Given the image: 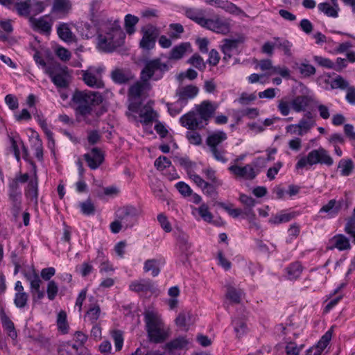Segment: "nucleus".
Returning a JSON list of instances; mask_svg holds the SVG:
<instances>
[{"label": "nucleus", "instance_id": "f257e3e1", "mask_svg": "<svg viewBox=\"0 0 355 355\" xmlns=\"http://www.w3.org/2000/svg\"><path fill=\"white\" fill-rule=\"evenodd\" d=\"M104 31L105 34H99L98 36L99 49L105 52H112L123 44L125 34L117 22L106 24Z\"/></svg>", "mask_w": 355, "mask_h": 355}, {"label": "nucleus", "instance_id": "f03ea898", "mask_svg": "<svg viewBox=\"0 0 355 355\" xmlns=\"http://www.w3.org/2000/svg\"><path fill=\"white\" fill-rule=\"evenodd\" d=\"M72 101L77 105V112L85 116L91 114L93 106L102 103L103 97L98 92L76 90L73 94Z\"/></svg>", "mask_w": 355, "mask_h": 355}, {"label": "nucleus", "instance_id": "7ed1b4c3", "mask_svg": "<svg viewBox=\"0 0 355 355\" xmlns=\"http://www.w3.org/2000/svg\"><path fill=\"white\" fill-rule=\"evenodd\" d=\"M168 69V64L162 62L160 58L146 60L141 71L140 79L148 83L150 80H159Z\"/></svg>", "mask_w": 355, "mask_h": 355}, {"label": "nucleus", "instance_id": "20e7f679", "mask_svg": "<svg viewBox=\"0 0 355 355\" xmlns=\"http://www.w3.org/2000/svg\"><path fill=\"white\" fill-rule=\"evenodd\" d=\"M334 163L332 157L323 148L313 150L309 153L307 156L301 157L296 164V168H302L307 166L320 164L331 166Z\"/></svg>", "mask_w": 355, "mask_h": 355}, {"label": "nucleus", "instance_id": "39448f33", "mask_svg": "<svg viewBox=\"0 0 355 355\" xmlns=\"http://www.w3.org/2000/svg\"><path fill=\"white\" fill-rule=\"evenodd\" d=\"M19 183H22V174L19 172L9 184V198L12 202V213L17 218L21 212V191Z\"/></svg>", "mask_w": 355, "mask_h": 355}, {"label": "nucleus", "instance_id": "423d86ee", "mask_svg": "<svg viewBox=\"0 0 355 355\" xmlns=\"http://www.w3.org/2000/svg\"><path fill=\"white\" fill-rule=\"evenodd\" d=\"M141 33L142 38L139 42V46L145 50L153 49L155 45L156 39L159 34V29L149 24L141 28Z\"/></svg>", "mask_w": 355, "mask_h": 355}, {"label": "nucleus", "instance_id": "0eeeda50", "mask_svg": "<svg viewBox=\"0 0 355 355\" xmlns=\"http://www.w3.org/2000/svg\"><path fill=\"white\" fill-rule=\"evenodd\" d=\"M103 69L100 67H89L87 70H82V80L83 82L90 87L93 88H103L104 87V83L101 78V73Z\"/></svg>", "mask_w": 355, "mask_h": 355}, {"label": "nucleus", "instance_id": "6e6552de", "mask_svg": "<svg viewBox=\"0 0 355 355\" xmlns=\"http://www.w3.org/2000/svg\"><path fill=\"white\" fill-rule=\"evenodd\" d=\"M32 166V173H24V183L28 181L26 195L28 198L33 202L35 205H37L38 189H37V177L36 174V166L31 163Z\"/></svg>", "mask_w": 355, "mask_h": 355}, {"label": "nucleus", "instance_id": "1a4fd4ad", "mask_svg": "<svg viewBox=\"0 0 355 355\" xmlns=\"http://www.w3.org/2000/svg\"><path fill=\"white\" fill-rule=\"evenodd\" d=\"M202 27L223 35L227 34L230 30L229 21L218 15H214L211 18L205 19Z\"/></svg>", "mask_w": 355, "mask_h": 355}, {"label": "nucleus", "instance_id": "9d476101", "mask_svg": "<svg viewBox=\"0 0 355 355\" xmlns=\"http://www.w3.org/2000/svg\"><path fill=\"white\" fill-rule=\"evenodd\" d=\"M139 211L132 206L124 207L118 210L117 218L123 224L125 229L132 227L137 223Z\"/></svg>", "mask_w": 355, "mask_h": 355}, {"label": "nucleus", "instance_id": "9b49d317", "mask_svg": "<svg viewBox=\"0 0 355 355\" xmlns=\"http://www.w3.org/2000/svg\"><path fill=\"white\" fill-rule=\"evenodd\" d=\"M52 82L58 87H67L69 83L67 67H55L49 73Z\"/></svg>", "mask_w": 355, "mask_h": 355}, {"label": "nucleus", "instance_id": "f8f14e48", "mask_svg": "<svg viewBox=\"0 0 355 355\" xmlns=\"http://www.w3.org/2000/svg\"><path fill=\"white\" fill-rule=\"evenodd\" d=\"M28 20L31 27L35 31H37L46 35H50L53 21L49 18V15H44L38 19L31 16Z\"/></svg>", "mask_w": 355, "mask_h": 355}, {"label": "nucleus", "instance_id": "ddd939ff", "mask_svg": "<svg viewBox=\"0 0 355 355\" xmlns=\"http://www.w3.org/2000/svg\"><path fill=\"white\" fill-rule=\"evenodd\" d=\"M198 87L193 85L179 87L176 91V96H178L176 103L181 107H183L187 103L189 100L195 98L198 95Z\"/></svg>", "mask_w": 355, "mask_h": 355}, {"label": "nucleus", "instance_id": "4468645a", "mask_svg": "<svg viewBox=\"0 0 355 355\" xmlns=\"http://www.w3.org/2000/svg\"><path fill=\"white\" fill-rule=\"evenodd\" d=\"M180 123L183 127L187 128L190 130H196L197 129H202L204 125H202V120L199 117L197 112L193 111L189 112L183 115L180 119Z\"/></svg>", "mask_w": 355, "mask_h": 355}, {"label": "nucleus", "instance_id": "2eb2a0df", "mask_svg": "<svg viewBox=\"0 0 355 355\" xmlns=\"http://www.w3.org/2000/svg\"><path fill=\"white\" fill-rule=\"evenodd\" d=\"M144 315L146 331L164 325L160 315L157 311L153 310H146Z\"/></svg>", "mask_w": 355, "mask_h": 355}, {"label": "nucleus", "instance_id": "dca6fc26", "mask_svg": "<svg viewBox=\"0 0 355 355\" xmlns=\"http://www.w3.org/2000/svg\"><path fill=\"white\" fill-rule=\"evenodd\" d=\"M84 157L89 167L92 170L98 168L104 159L103 153L97 148H94L91 152L85 154Z\"/></svg>", "mask_w": 355, "mask_h": 355}, {"label": "nucleus", "instance_id": "f3484780", "mask_svg": "<svg viewBox=\"0 0 355 355\" xmlns=\"http://www.w3.org/2000/svg\"><path fill=\"white\" fill-rule=\"evenodd\" d=\"M316 125L315 119L310 112H306L299 121L297 125L300 128L299 136H303L308 133Z\"/></svg>", "mask_w": 355, "mask_h": 355}, {"label": "nucleus", "instance_id": "a211bd4d", "mask_svg": "<svg viewBox=\"0 0 355 355\" xmlns=\"http://www.w3.org/2000/svg\"><path fill=\"white\" fill-rule=\"evenodd\" d=\"M216 108V105L209 101H205L196 107V110L202 121H207L213 116Z\"/></svg>", "mask_w": 355, "mask_h": 355}, {"label": "nucleus", "instance_id": "6ab92c4d", "mask_svg": "<svg viewBox=\"0 0 355 355\" xmlns=\"http://www.w3.org/2000/svg\"><path fill=\"white\" fill-rule=\"evenodd\" d=\"M45 8L43 1L38 0H26L24 1V15H36Z\"/></svg>", "mask_w": 355, "mask_h": 355}, {"label": "nucleus", "instance_id": "aec40b11", "mask_svg": "<svg viewBox=\"0 0 355 355\" xmlns=\"http://www.w3.org/2000/svg\"><path fill=\"white\" fill-rule=\"evenodd\" d=\"M228 169L234 175L241 178H245L248 180H252L256 177L254 168L250 164H247L243 167L233 165L230 166Z\"/></svg>", "mask_w": 355, "mask_h": 355}, {"label": "nucleus", "instance_id": "412c9836", "mask_svg": "<svg viewBox=\"0 0 355 355\" xmlns=\"http://www.w3.org/2000/svg\"><path fill=\"white\" fill-rule=\"evenodd\" d=\"M313 101V98L309 95L296 96L291 101V107L296 112L306 110V108Z\"/></svg>", "mask_w": 355, "mask_h": 355}, {"label": "nucleus", "instance_id": "4be33fe9", "mask_svg": "<svg viewBox=\"0 0 355 355\" xmlns=\"http://www.w3.org/2000/svg\"><path fill=\"white\" fill-rule=\"evenodd\" d=\"M129 288L131 291L139 293V292H154L155 291V286L154 282L150 279H142L139 281L132 282Z\"/></svg>", "mask_w": 355, "mask_h": 355}, {"label": "nucleus", "instance_id": "5701e85b", "mask_svg": "<svg viewBox=\"0 0 355 355\" xmlns=\"http://www.w3.org/2000/svg\"><path fill=\"white\" fill-rule=\"evenodd\" d=\"M192 51L191 44L189 42H183L175 46H174L168 56V60H178L183 58V56L187 53H191Z\"/></svg>", "mask_w": 355, "mask_h": 355}, {"label": "nucleus", "instance_id": "b1692460", "mask_svg": "<svg viewBox=\"0 0 355 355\" xmlns=\"http://www.w3.org/2000/svg\"><path fill=\"white\" fill-rule=\"evenodd\" d=\"M207 3L209 5H214L218 8H220L231 14L240 15L243 12V11L237 7L235 4L227 1L207 0Z\"/></svg>", "mask_w": 355, "mask_h": 355}, {"label": "nucleus", "instance_id": "393cba45", "mask_svg": "<svg viewBox=\"0 0 355 355\" xmlns=\"http://www.w3.org/2000/svg\"><path fill=\"white\" fill-rule=\"evenodd\" d=\"M330 246L329 249L333 250L337 248L343 251L349 250L351 248L349 239L343 234H337L334 236L329 241Z\"/></svg>", "mask_w": 355, "mask_h": 355}, {"label": "nucleus", "instance_id": "a878e982", "mask_svg": "<svg viewBox=\"0 0 355 355\" xmlns=\"http://www.w3.org/2000/svg\"><path fill=\"white\" fill-rule=\"evenodd\" d=\"M150 89V85L147 81H137L128 89V95L133 98H139L145 90Z\"/></svg>", "mask_w": 355, "mask_h": 355}, {"label": "nucleus", "instance_id": "bb28decb", "mask_svg": "<svg viewBox=\"0 0 355 355\" xmlns=\"http://www.w3.org/2000/svg\"><path fill=\"white\" fill-rule=\"evenodd\" d=\"M193 323V320L190 311H184L180 312L175 319L176 325L184 331H187Z\"/></svg>", "mask_w": 355, "mask_h": 355}, {"label": "nucleus", "instance_id": "cd10ccee", "mask_svg": "<svg viewBox=\"0 0 355 355\" xmlns=\"http://www.w3.org/2000/svg\"><path fill=\"white\" fill-rule=\"evenodd\" d=\"M147 334L150 340L155 343H162L168 337L164 325L157 327L156 329H152L147 331Z\"/></svg>", "mask_w": 355, "mask_h": 355}, {"label": "nucleus", "instance_id": "c85d7f7f", "mask_svg": "<svg viewBox=\"0 0 355 355\" xmlns=\"http://www.w3.org/2000/svg\"><path fill=\"white\" fill-rule=\"evenodd\" d=\"M227 138L225 132L216 131L208 136L206 143L209 148L220 147L219 145Z\"/></svg>", "mask_w": 355, "mask_h": 355}, {"label": "nucleus", "instance_id": "c756f323", "mask_svg": "<svg viewBox=\"0 0 355 355\" xmlns=\"http://www.w3.org/2000/svg\"><path fill=\"white\" fill-rule=\"evenodd\" d=\"M185 15L190 19L194 21L198 24L203 26L205 19V11L202 9L196 8H187L185 10Z\"/></svg>", "mask_w": 355, "mask_h": 355}, {"label": "nucleus", "instance_id": "7c9ffc66", "mask_svg": "<svg viewBox=\"0 0 355 355\" xmlns=\"http://www.w3.org/2000/svg\"><path fill=\"white\" fill-rule=\"evenodd\" d=\"M239 40L225 39L222 46V51L224 53V60L229 59L232 57L233 51H236Z\"/></svg>", "mask_w": 355, "mask_h": 355}, {"label": "nucleus", "instance_id": "2f4dec72", "mask_svg": "<svg viewBox=\"0 0 355 355\" xmlns=\"http://www.w3.org/2000/svg\"><path fill=\"white\" fill-rule=\"evenodd\" d=\"M343 200L336 201L335 199L330 200L328 203L321 207L320 212H325L331 216L336 215L342 207Z\"/></svg>", "mask_w": 355, "mask_h": 355}, {"label": "nucleus", "instance_id": "473e14b6", "mask_svg": "<svg viewBox=\"0 0 355 355\" xmlns=\"http://www.w3.org/2000/svg\"><path fill=\"white\" fill-rule=\"evenodd\" d=\"M71 5L69 0H53L51 12H58L66 15L71 10Z\"/></svg>", "mask_w": 355, "mask_h": 355}, {"label": "nucleus", "instance_id": "72a5a7b5", "mask_svg": "<svg viewBox=\"0 0 355 355\" xmlns=\"http://www.w3.org/2000/svg\"><path fill=\"white\" fill-rule=\"evenodd\" d=\"M227 288L225 296L233 303L239 304L241 302L243 292L241 290L236 289L231 284L225 285Z\"/></svg>", "mask_w": 355, "mask_h": 355}, {"label": "nucleus", "instance_id": "f704fd0d", "mask_svg": "<svg viewBox=\"0 0 355 355\" xmlns=\"http://www.w3.org/2000/svg\"><path fill=\"white\" fill-rule=\"evenodd\" d=\"M57 33L59 37L65 42H71L73 40V35L67 24H60L57 28Z\"/></svg>", "mask_w": 355, "mask_h": 355}, {"label": "nucleus", "instance_id": "c9c22d12", "mask_svg": "<svg viewBox=\"0 0 355 355\" xmlns=\"http://www.w3.org/2000/svg\"><path fill=\"white\" fill-rule=\"evenodd\" d=\"M30 141L32 143L36 157L39 160L42 159L43 157L42 144L39 135L36 132H32Z\"/></svg>", "mask_w": 355, "mask_h": 355}, {"label": "nucleus", "instance_id": "e433bc0d", "mask_svg": "<svg viewBox=\"0 0 355 355\" xmlns=\"http://www.w3.org/2000/svg\"><path fill=\"white\" fill-rule=\"evenodd\" d=\"M286 272L288 279H296L302 272V266L299 262H294L286 268Z\"/></svg>", "mask_w": 355, "mask_h": 355}, {"label": "nucleus", "instance_id": "4c0bfd02", "mask_svg": "<svg viewBox=\"0 0 355 355\" xmlns=\"http://www.w3.org/2000/svg\"><path fill=\"white\" fill-rule=\"evenodd\" d=\"M338 167L340 168V174L343 176H348L353 171L354 165L351 159H343L340 160Z\"/></svg>", "mask_w": 355, "mask_h": 355}, {"label": "nucleus", "instance_id": "58836bf2", "mask_svg": "<svg viewBox=\"0 0 355 355\" xmlns=\"http://www.w3.org/2000/svg\"><path fill=\"white\" fill-rule=\"evenodd\" d=\"M189 341L184 337H178L166 344V348L172 352L173 350L182 349L187 347Z\"/></svg>", "mask_w": 355, "mask_h": 355}, {"label": "nucleus", "instance_id": "ea45409f", "mask_svg": "<svg viewBox=\"0 0 355 355\" xmlns=\"http://www.w3.org/2000/svg\"><path fill=\"white\" fill-rule=\"evenodd\" d=\"M33 114L34 115L35 118L37 119V120L39 121L40 124L42 127V128L44 130L45 134L48 138V140L51 141L52 145H55V141L53 140V133L51 132L48 128H46V123L44 120L42 119V116L41 113H40L36 108H33L31 111Z\"/></svg>", "mask_w": 355, "mask_h": 355}, {"label": "nucleus", "instance_id": "a19ab883", "mask_svg": "<svg viewBox=\"0 0 355 355\" xmlns=\"http://www.w3.org/2000/svg\"><path fill=\"white\" fill-rule=\"evenodd\" d=\"M1 321L3 324V327L9 332V336L12 338H15L17 337V332L15 329L13 322L10 320V318L4 313H2L0 315Z\"/></svg>", "mask_w": 355, "mask_h": 355}, {"label": "nucleus", "instance_id": "79ce46f5", "mask_svg": "<svg viewBox=\"0 0 355 355\" xmlns=\"http://www.w3.org/2000/svg\"><path fill=\"white\" fill-rule=\"evenodd\" d=\"M304 345H297L293 341H286L285 346L286 355H300Z\"/></svg>", "mask_w": 355, "mask_h": 355}, {"label": "nucleus", "instance_id": "37998d69", "mask_svg": "<svg viewBox=\"0 0 355 355\" xmlns=\"http://www.w3.org/2000/svg\"><path fill=\"white\" fill-rule=\"evenodd\" d=\"M139 18L130 14L125 17V27L128 34L132 35L135 31V25L138 23Z\"/></svg>", "mask_w": 355, "mask_h": 355}, {"label": "nucleus", "instance_id": "c03bdc74", "mask_svg": "<svg viewBox=\"0 0 355 355\" xmlns=\"http://www.w3.org/2000/svg\"><path fill=\"white\" fill-rule=\"evenodd\" d=\"M318 10L324 13L328 17H338V10L334 6H331L329 3L324 2L318 5Z\"/></svg>", "mask_w": 355, "mask_h": 355}, {"label": "nucleus", "instance_id": "a18cd8bd", "mask_svg": "<svg viewBox=\"0 0 355 355\" xmlns=\"http://www.w3.org/2000/svg\"><path fill=\"white\" fill-rule=\"evenodd\" d=\"M275 47L282 49L284 54L287 56H291L292 53L291 48L292 44L286 40H283L279 37H274Z\"/></svg>", "mask_w": 355, "mask_h": 355}, {"label": "nucleus", "instance_id": "49530a36", "mask_svg": "<svg viewBox=\"0 0 355 355\" xmlns=\"http://www.w3.org/2000/svg\"><path fill=\"white\" fill-rule=\"evenodd\" d=\"M156 116V113L151 107H144L139 113V116L141 119V121L146 124L152 122Z\"/></svg>", "mask_w": 355, "mask_h": 355}, {"label": "nucleus", "instance_id": "de8ad7c7", "mask_svg": "<svg viewBox=\"0 0 355 355\" xmlns=\"http://www.w3.org/2000/svg\"><path fill=\"white\" fill-rule=\"evenodd\" d=\"M144 270L146 272L151 271L153 277L157 276L160 271L156 259L146 260L144 263Z\"/></svg>", "mask_w": 355, "mask_h": 355}, {"label": "nucleus", "instance_id": "09e8293b", "mask_svg": "<svg viewBox=\"0 0 355 355\" xmlns=\"http://www.w3.org/2000/svg\"><path fill=\"white\" fill-rule=\"evenodd\" d=\"M111 77L115 83L119 84L125 83L129 80L128 76L119 69L114 70L111 73Z\"/></svg>", "mask_w": 355, "mask_h": 355}, {"label": "nucleus", "instance_id": "8fccbe9b", "mask_svg": "<svg viewBox=\"0 0 355 355\" xmlns=\"http://www.w3.org/2000/svg\"><path fill=\"white\" fill-rule=\"evenodd\" d=\"M209 150L216 160L222 163H226L227 162V158L225 156L227 152L223 148H209Z\"/></svg>", "mask_w": 355, "mask_h": 355}, {"label": "nucleus", "instance_id": "3c124183", "mask_svg": "<svg viewBox=\"0 0 355 355\" xmlns=\"http://www.w3.org/2000/svg\"><path fill=\"white\" fill-rule=\"evenodd\" d=\"M330 85L332 89L338 88L340 89H347V87H349V83L340 76H337L334 79H333Z\"/></svg>", "mask_w": 355, "mask_h": 355}, {"label": "nucleus", "instance_id": "603ef678", "mask_svg": "<svg viewBox=\"0 0 355 355\" xmlns=\"http://www.w3.org/2000/svg\"><path fill=\"white\" fill-rule=\"evenodd\" d=\"M232 323L234 326V331L236 333L238 338L242 336L247 331V327L245 322L239 318L233 320Z\"/></svg>", "mask_w": 355, "mask_h": 355}, {"label": "nucleus", "instance_id": "864d4df0", "mask_svg": "<svg viewBox=\"0 0 355 355\" xmlns=\"http://www.w3.org/2000/svg\"><path fill=\"white\" fill-rule=\"evenodd\" d=\"M57 325L59 330L66 333L68 329V324L67 321V314L64 311H60L58 314Z\"/></svg>", "mask_w": 355, "mask_h": 355}, {"label": "nucleus", "instance_id": "5fc2aeb1", "mask_svg": "<svg viewBox=\"0 0 355 355\" xmlns=\"http://www.w3.org/2000/svg\"><path fill=\"white\" fill-rule=\"evenodd\" d=\"M81 212L85 215H93L95 212V206L90 199L80 203Z\"/></svg>", "mask_w": 355, "mask_h": 355}, {"label": "nucleus", "instance_id": "6e6d98bb", "mask_svg": "<svg viewBox=\"0 0 355 355\" xmlns=\"http://www.w3.org/2000/svg\"><path fill=\"white\" fill-rule=\"evenodd\" d=\"M188 62L200 71L204 70L206 67L203 59L198 54H194L188 60Z\"/></svg>", "mask_w": 355, "mask_h": 355}, {"label": "nucleus", "instance_id": "4d7b16f0", "mask_svg": "<svg viewBox=\"0 0 355 355\" xmlns=\"http://www.w3.org/2000/svg\"><path fill=\"white\" fill-rule=\"evenodd\" d=\"M111 334L114 342L116 351H120L123 344L122 332L119 330H114L112 331Z\"/></svg>", "mask_w": 355, "mask_h": 355}, {"label": "nucleus", "instance_id": "13d9d810", "mask_svg": "<svg viewBox=\"0 0 355 355\" xmlns=\"http://www.w3.org/2000/svg\"><path fill=\"white\" fill-rule=\"evenodd\" d=\"M100 313L101 309L99 306L94 304L89 309L86 315L92 323H94L98 319Z\"/></svg>", "mask_w": 355, "mask_h": 355}, {"label": "nucleus", "instance_id": "bf43d9fd", "mask_svg": "<svg viewBox=\"0 0 355 355\" xmlns=\"http://www.w3.org/2000/svg\"><path fill=\"white\" fill-rule=\"evenodd\" d=\"M332 336L331 331L329 330L327 331L324 335L322 336L320 340L318 341V344L315 346L318 349H319L320 351L323 352L324 349L327 347V345L329 344V341L331 340Z\"/></svg>", "mask_w": 355, "mask_h": 355}, {"label": "nucleus", "instance_id": "052dcab7", "mask_svg": "<svg viewBox=\"0 0 355 355\" xmlns=\"http://www.w3.org/2000/svg\"><path fill=\"white\" fill-rule=\"evenodd\" d=\"M171 164V161L165 156H160L155 161V166L161 171L169 167Z\"/></svg>", "mask_w": 355, "mask_h": 355}, {"label": "nucleus", "instance_id": "680f3d73", "mask_svg": "<svg viewBox=\"0 0 355 355\" xmlns=\"http://www.w3.org/2000/svg\"><path fill=\"white\" fill-rule=\"evenodd\" d=\"M314 61L318 63L320 66L327 68V69H334V62L326 58H323L322 56L315 55L313 57Z\"/></svg>", "mask_w": 355, "mask_h": 355}, {"label": "nucleus", "instance_id": "e2e57ef3", "mask_svg": "<svg viewBox=\"0 0 355 355\" xmlns=\"http://www.w3.org/2000/svg\"><path fill=\"white\" fill-rule=\"evenodd\" d=\"M300 72L304 76H310L315 73V68L309 64L302 63L299 67Z\"/></svg>", "mask_w": 355, "mask_h": 355}, {"label": "nucleus", "instance_id": "0e129e2a", "mask_svg": "<svg viewBox=\"0 0 355 355\" xmlns=\"http://www.w3.org/2000/svg\"><path fill=\"white\" fill-rule=\"evenodd\" d=\"M345 231L347 234L350 235L353 239V241L355 243V218H350L345 227Z\"/></svg>", "mask_w": 355, "mask_h": 355}, {"label": "nucleus", "instance_id": "69168bd1", "mask_svg": "<svg viewBox=\"0 0 355 355\" xmlns=\"http://www.w3.org/2000/svg\"><path fill=\"white\" fill-rule=\"evenodd\" d=\"M186 137L189 141L192 144L200 145L202 143V139L200 134L195 130L187 132Z\"/></svg>", "mask_w": 355, "mask_h": 355}, {"label": "nucleus", "instance_id": "338daca9", "mask_svg": "<svg viewBox=\"0 0 355 355\" xmlns=\"http://www.w3.org/2000/svg\"><path fill=\"white\" fill-rule=\"evenodd\" d=\"M58 291V287L57 284L54 281H50L47 286V295L50 300L55 299Z\"/></svg>", "mask_w": 355, "mask_h": 355}, {"label": "nucleus", "instance_id": "774afa93", "mask_svg": "<svg viewBox=\"0 0 355 355\" xmlns=\"http://www.w3.org/2000/svg\"><path fill=\"white\" fill-rule=\"evenodd\" d=\"M198 212L205 221L210 222L212 220V214L209 211L207 205L202 204L198 208Z\"/></svg>", "mask_w": 355, "mask_h": 355}]
</instances>
